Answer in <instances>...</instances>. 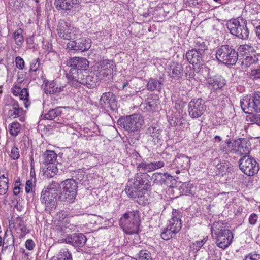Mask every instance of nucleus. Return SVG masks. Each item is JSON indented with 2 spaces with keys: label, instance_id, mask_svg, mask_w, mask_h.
<instances>
[{
  "label": "nucleus",
  "instance_id": "obj_1",
  "mask_svg": "<svg viewBox=\"0 0 260 260\" xmlns=\"http://www.w3.org/2000/svg\"><path fill=\"white\" fill-rule=\"evenodd\" d=\"M148 175L145 172L137 173L134 178L129 179L125 191L129 198H138L137 201L140 205L145 203L143 194L150 187V182L148 181Z\"/></svg>",
  "mask_w": 260,
  "mask_h": 260
},
{
  "label": "nucleus",
  "instance_id": "obj_2",
  "mask_svg": "<svg viewBox=\"0 0 260 260\" xmlns=\"http://www.w3.org/2000/svg\"><path fill=\"white\" fill-rule=\"evenodd\" d=\"M70 83L72 86H78V83L85 85L89 88H93L97 86L101 78L94 73H91L90 75H87V73L83 74H78L76 70H72L70 73L66 75Z\"/></svg>",
  "mask_w": 260,
  "mask_h": 260
},
{
  "label": "nucleus",
  "instance_id": "obj_3",
  "mask_svg": "<svg viewBox=\"0 0 260 260\" xmlns=\"http://www.w3.org/2000/svg\"><path fill=\"white\" fill-rule=\"evenodd\" d=\"M140 219L138 210L125 213L120 218L119 225L123 231L128 235L137 234Z\"/></svg>",
  "mask_w": 260,
  "mask_h": 260
},
{
  "label": "nucleus",
  "instance_id": "obj_4",
  "mask_svg": "<svg viewBox=\"0 0 260 260\" xmlns=\"http://www.w3.org/2000/svg\"><path fill=\"white\" fill-rule=\"evenodd\" d=\"M226 26L230 33L239 39L246 40L249 31L247 26V21L241 17L229 20Z\"/></svg>",
  "mask_w": 260,
  "mask_h": 260
},
{
  "label": "nucleus",
  "instance_id": "obj_5",
  "mask_svg": "<svg viewBox=\"0 0 260 260\" xmlns=\"http://www.w3.org/2000/svg\"><path fill=\"white\" fill-rule=\"evenodd\" d=\"M216 57L219 61L223 64L234 65L238 60V54L231 46L222 45L217 49Z\"/></svg>",
  "mask_w": 260,
  "mask_h": 260
},
{
  "label": "nucleus",
  "instance_id": "obj_6",
  "mask_svg": "<svg viewBox=\"0 0 260 260\" xmlns=\"http://www.w3.org/2000/svg\"><path fill=\"white\" fill-rule=\"evenodd\" d=\"M118 124L125 130L131 132L139 129L143 124V117L139 114H133L124 117H121L117 121Z\"/></svg>",
  "mask_w": 260,
  "mask_h": 260
},
{
  "label": "nucleus",
  "instance_id": "obj_7",
  "mask_svg": "<svg viewBox=\"0 0 260 260\" xmlns=\"http://www.w3.org/2000/svg\"><path fill=\"white\" fill-rule=\"evenodd\" d=\"M241 107L245 113L260 112V91L254 92L249 98H243L241 101Z\"/></svg>",
  "mask_w": 260,
  "mask_h": 260
},
{
  "label": "nucleus",
  "instance_id": "obj_8",
  "mask_svg": "<svg viewBox=\"0 0 260 260\" xmlns=\"http://www.w3.org/2000/svg\"><path fill=\"white\" fill-rule=\"evenodd\" d=\"M238 50L240 52H244L245 57L241 62L242 69H246L251 66L258 63L259 56L255 54L253 47L249 45L244 44L240 46Z\"/></svg>",
  "mask_w": 260,
  "mask_h": 260
},
{
  "label": "nucleus",
  "instance_id": "obj_9",
  "mask_svg": "<svg viewBox=\"0 0 260 260\" xmlns=\"http://www.w3.org/2000/svg\"><path fill=\"white\" fill-rule=\"evenodd\" d=\"M63 189L58 200L64 203H69L75 199L77 191V183L74 180L67 179L62 182Z\"/></svg>",
  "mask_w": 260,
  "mask_h": 260
},
{
  "label": "nucleus",
  "instance_id": "obj_10",
  "mask_svg": "<svg viewBox=\"0 0 260 260\" xmlns=\"http://www.w3.org/2000/svg\"><path fill=\"white\" fill-rule=\"evenodd\" d=\"M239 163L240 170L248 176H253L259 171V165L254 158L249 155L243 156Z\"/></svg>",
  "mask_w": 260,
  "mask_h": 260
},
{
  "label": "nucleus",
  "instance_id": "obj_11",
  "mask_svg": "<svg viewBox=\"0 0 260 260\" xmlns=\"http://www.w3.org/2000/svg\"><path fill=\"white\" fill-rule=\"evenodd\" d=\"M54 4L56 9L64 16L79 10L78 0H55Z\"/></svg>",
  "mask_w": 260,
  "mask_h": 260
},
{
  "label": "nucleus",
  "instance_id": "obj_12",
  "mask_svg": "<svg viewBox=\"0 0 260 260\" xmlns=\"http://www.w3.org/2000/svg\"><path fill=\"white\" fill-rule=\"evenodd\" d=\"M67 64L69 67H71L69 73H70L72 70H76L78 74H83L85 71L87 70L89 62L88 60L84 58L73 57L67 61Z\"/></svg>",
  "mask_w": 260,
  "mask_h": 260
},
{
  "label": "nucleus",
  "instance_id": "obj_13",
  "mask_svg": "<svg viewBox=\"0 0 260 260\" xmlns=\"http://www.w3.org/2000/svg\"><path fill=\"white\" fill-rule=\"evenodd\" d=\"M58 193L48 191V190L43 189L41 195V201L42 204L45 205L46 207L49 208H55L57 201L58 199Z\"/></svg>",
  "mask_w": 260,
  "mask_h": 260
},
{
  "label": "nucleus",
  "instance_id": "obj_14",
  "mask_svg": "<svg viewBox=\"0 0 260 260\" xmlns=\"http://www.w3.org/2000/svg\"><path fill=\"white\" fill-rule=\"evenodd\" d=\"M188 107L189 114L193 118L200 117L205 110L204 104L201 99L191 101L188 104Z\"/></svg>",
  "mask_w": 260,
  "mask_h": 260
},
{
  "label": "nucleus",
  "instance_id": "obj_15",
  "mask_svg": "<svg viewBox=\"0 0 260 260\" xmlns=\"http://www.w3.org/2000/svg\"><path fill=\"white\" fill-rule=\"evenodd\" d=\"M216 239L217 245L223 249H225L231 244L233 239V233L230 230L223 231V232L219 235L212 236Z\"/></svg>",
  "mask_w": 260,
  "mask_h": 260
},
{
  "label": "nucleus",
  "instance_id": "obj_16",
  "mask_svg": "<svg viewBox=\"0 0 260 260\" xmlns=\"http://www.w3.org/2000/svg\"><path fill=\"white\" fill-rule=\"evenodd\" d=\"M67 48L71 52H83L90 47V43L85 38H79L75 41H70L67 43Z\"/></svg>",
  "mask_w": 260,
  "mask_h": 260
},
{
  "label": "nucleus",
  "instance_id": "obj_17",
  "mask_svg": "<svg viewBox=\"0 0 260 260\" xmlns=\"http://www.w3.org/2000/svg\"><path fill=\"white\" fill-rule=\"evenodd\" d=\"M172 218L168 220L167 228L175 233H178L182 228V213L178 210L173 209Z\"/></svg>",
  "mask_w": 260,
  "mask_h": 260
},
{
  "label": "nucleus",
  "instance_id": "obj_18",
  "mask_svg": "<svg viewBox=\"0 0 260 260\" xmlns=\"http://www.w3.org/2000/svg\"><path fill=\"white\" fill-rule=\"evenodd\" d=\"M207 84L211 91H217L221 89L225 85V80L221 76L216 75L207 79Z\"/></svg>",
  "mask_w": 260,
  "mask_h": 260
},
{
  "label": "nucleus",
  "instance_id": "obj_19",
  "mask_svg": "<svg viewBox=\"0 0 260 260\" xmlns=\"http://www.w3.org/2000/svg\"><path fill=\"white\" fill-rule=\"evenodd\" d=\"M86 237L82 233L70 235L64 239L66 243L70 244L75 247H83L86 243Z\"/></svg>",
  "mask_w": 260,
  "mask_h": 260
},
{
  "label": "nucleus",
  "instance_id": "obj_20",
  "mask_svg": "<svg viewBox=\"0 0 260 260\" xmlns=\"http://www.w3.org/2000/svg\"><path fill=\"white\" fill-rule=\"evenodd\" d=\"M115 96L111 92H104L102 94L99 100V106L102 108L113 109L115 104Z\"/></svg>",
  "mask_w": 260,
  "mask_h": 260
},
{
  "label": "nucleus",
  "instance_id": "obj_21",
  "mask_svg": "<svg viewBox=\"0 0 260 260\" xmlns=\"http://www.w3.org/2000/svg\"><path fill=\"white\" fill-rule=\"evenodd\" d=\"M236 154L247 155L250 152V145L245 138H239L234 140Z\"/></svg>",
  "mask_w": 260,
  "mask_h": 260
},
{
  "label": "nucleus",
  "instance_id": "obj_22",
  "mask_svg": "<svg viewBox=\"0 0 260 260\" xmlns=\"http://www.w3.org/2000/svg\"><path fill=\"white\" fill-rule=\"evenodd\" d=\"M11 106L12 108L8 111L10 117L13 119L19 117L20 121L23 122L25 120L24 114L25 111L19 107L18 102L16 101H13Z\"/></svg>",
  "mask_w": 260,
  "mask_h": 260
},
{
  "label": "nucleus",
  "instance_id": "obj_23",
  "mask_svg": "<svg viewBox=\"0 0 260 260\" xmlns=\"http://www.w3.org/2000/svg\"><path fill=\"white\" fill-rule=\"evenodd\" d=\"M169 75L170 77L179 80L183 75V68L182 64L178 62L173 61L169 65Z\"/></svg>",
  "mask_w": 260,
  "mask_h": 260
},
{
  "label": "nucleus",
  "instance_id": "obj_24",
  "mask_svg": "<svg viewBox=\"0 0 260 260\" xmlns=\"http://www.w3.org/2000/svg\"><path fill=\"white\" fill-rule=\"evenodd\" d=\"M164 166V162L162 161L155 162L142 161L137 166L138 171H143L147 172L153 171L157 169L161 168Z\"/></svg>",
  "mask_w": 260,
  "mask_h": 260
},
{
  "label": "nucleus",
  "instance_id": "obj_25",
  "mask_svg": "<svg viewBox=\"0 0 260 260\" xmlns=\"http://www.w3.org/2000/svg\"><path fill=\"white\" fill-rule=\"evenodd\" d=\"M203 56L201 52H198L196 50L193 49L187 51L185 55L187 61L193 66L195 64L200 65L202 64Z\"/></svg>",
  "mask_w": 260,
  "mask_h": 260
},
{
  "label": "nucleus",
  "instance_id": "obj_26",
  "mask_svg": "<svg viewBox=\"0 0 260 260\" xmlns=\"http://www.w3.org/2000/svg\"><path fill=\"white\" fill-rule=\"evenodd\" d=\"M63 109L64 108L59 107L51 109L44 115V118L50 120H53L55 118H57V121H58L59 120V117H61L62 114Z\"/></svg>",
  "mask_w": 260,
  "mask_h": 260
},
{
  "label": "nucleus",
  "instance_id": "obj_27",
  "mask_svg": "<svg viewBox=\"0 0 260 260\" xmlns=\"http://www.w3.org/2000/svg\"><path fill=\"white\" fill-rule=\"evenodd\" d=\"M162 82L161 80L156 78H150L148 81L146 88L150 91L154 90L159 91L162 88Z\"/></svg>",
  "mask_w": 260,
  "mask_h": 260
},
{
  "label": "nucleus",
  "instance_id": "obj_28",
  "mask_svg": "<svg viewBox=\"0 0 260 260\" xmlns=\"http://www.w3.org/2000/svg\"><path fill=\"white\" fill-rule=\"evenodd\" d=\"M64 88V86H56V84L54 81H48L45 84L44 91L46 94H54L63 91Z\"/></svg>",
  "mask_w": 260,
  "mask_h": 260
},
{
  "label": "nucleus",
  "instance_id": "obj_29",
  "mask_svg": "<svg viewBox=\"0 0 260 260\" xmlns=\"http://www.w3.org/2000/svg\"><path fill=\"white\" fill-rule=\"evenodd\" d=\"M226 223L222 221L214 222L211 229L212 236L219 235L223 232V231L229 230L226 229Z\"/></svg>",
  "mask_w": 260,
  "mask_h": 260
},
{
  "label": "nucleus",
  "instance_id": "obj_30",
  "mask_svg": "<svg viewBox=\"0 0 260 260\" xmlns=\"http://www.w3.org/2000/svg\"><path fill=\"white\" fill-rule=\"evenodd\" d=\"M159 129L154 126L147 128L146 131V134L149 137L148 139L154 142L156 141L158 142L159 139Z\"/></svg>",
  "mask_w": 260,
  "mask_h": 260
},
{
  "label": "nucleus",
  "instance_id": "obj_31",
  "mask_svg": "<svg viewBox=\"0 0 260 260\" xmlns=\"http://www.w3.org/2000/svg\"><path fill=\"white\" fill-rule=\"evenodd\" d=\"M234 146V140L232 142L230 139H227L224 144L220 146V150L225 154L235 153L236 149Z\"/></svg>",
  "mask_w": 260,
  "mask_h": 260
},
{
  "label": "nucleus",
  "instance_id": "obj_32",
  "mask_svg": "<svg viewBox=\"0 0 260 260\" xmlns=\"http://www.w3.org/2000/svg\"><path fill=\"white\" fill-rule=\"evenodd\" d=\"M175 161L178 165V167L182 170L189 168L190 166V158L185 155H180L175 159Z\"/></svg>",
  "mask_w": 260,
  "mask_h": 260
},
{
  "label": "nucleus",
  "instance_id": "obj_33",
  "mask_svg": "<svg viewBox=\"0 0 260 260\" xmlns=\"http://www.w3.org/2000/svg\"><path fill=\"white\" fill-rule=\"evenodd\" d=\"M115 68L114 63L112 60H105L102 61L101 68L105 72L103 73V75L112 74L113 72V69Z\"/></svg>",
  "mask_w": 260,
  "mask_h": 260
},
{
  "label": "nucleus",
  "instance_id": "obj_34",
  "mask_svg": "<svg viewBox=\"0 0 260 260\" xmlns=\"http://www.w3.org/2000/svg\"><path fill=\"white\" fill-rule=\"evenodd\" d=\"M57 155L54 151L47 150L43 155V164L46 165L54 164Z\"/></svg>",
  "mask_w": 260,
  "mask_h": 260
},
{
  "label": "nucleus",
  "instance_id": "obj_35",
  "mask_svg": "<svg viewBox=\"0 0 260 260\" xmlns=\"http://www.w3.org/2000/svg\"><path fill=\"white\" fill-rule=\"evenodd\" d=\"M58 172V169L55 164L47 165L45 169H44V175L48 178L54 177Z\"/></svg>",
  "mask_w": 260,
  "mask_h": 260
},
{
  "label": "nucleus",
  "instance_id": "obj_36",
  "mask_svg": "<svg viewBox=\"0 0 260 260\" xmlns=\"http://www.w3.org/2000/svg\"><path fill=\"white\" fill-rule=\"evenodd\" d=\"M15 222L16 228L18 229L21 231L22 236H24L26 234L29 233V230L27 229L24 220L22 218L17 217L16 218Z\"/></svg>",
  "mask_w": 260,
  "mask_h": 260
},
{
  "label": "nucleus",
  "instance_id": "obj_37",
  "mask_svg": "<svg viewBox=\"0 0 260 260\" xmlns=\"http://www.w3.org/2000/svg\"><path fill=\"white\" fill-rule=\"evenodd\" d=\"M194 48L193 50H196L198 52H200L202 54L204 55L205 51L207 50V46L205 42L202 39H199L194 41Z\"/></svg>",
  "mask_w": 260,
  "mask_h": 260
},
{
  "label": "nucleus",
  "instance_id": "obj_38",
  "mask_svg": "<svg viewBox=\"0 0 260 260\" xmlns=\"http://www.w3.org/2000/svg\"><path fill=\"white\" fill-rule=\"evenodd\" d=\"M69 27L68 26L67 23L63 20H60L57 26V32L61 38H63Z\"/></svg>",
  "mask_w": 260,
  "mask_h": 260
},
{
  "label": "nucleus",
  "instance_id": "obj_39",
  "mask_svg": "<svg viewBox=\"0 0 260 260\" xmlns=\"http://www.w3.org/2000/svg\"><path fill=\"white\" fill-rule=\"evenodd\" d=\"M52 260H73L72 256L69 250L67 249H61L59 252L57 256Z\"/></svg>",
  "mask_w": 260,
  "mask_h": 260
},
{
  "label": "nucleus",
  "instance_id": "obj_40",
  "mask_svg": "<svg viewBox=\"0 0 260 260\" xmlns=\"http://www.w3.org/2000/svg\"><path fill=\"white\" fill-rule=\"evenodd\" d=\"M21 125L18 122H13L9 126V133L12 136L16 137L20 132Z\"/></svg>",
  "mask_w": 260,
  "mask_h": 260
},
{
  "label": "nucleus",
  "instance_id": "obj_41",
  "mask_svg": "<svg viewBox=\"0 0 260 260\" xmlns=\"http://www.w3.org/2000/svg\"><path fill=\"white\" fill-rule=\"evenodd\" d=\"M23 30L22 29H19L13 33L14 39L15 43L18 46H21L24 42V38L22 35Z\"/></svg>",
  "mask_w": 260,
  "mask_h": 260
},
{
  "label": "nucleus",
  "instance_id": "obj_42",
  "mask_svg": "<svg viewBox=\"0 0 260 260\" xmlns=\"http://www.w3.org/2000/svg\"><path fill=\"white\" fill-rule=\"evenodd\" d=\"M14 244V238L12 234L9 236L5 235L3 240V248L7 249L8 247L13 246Z\"/></svg>",
  "mask_w": 260,
  "mask_h": 260
},
{
  "label": "nucleus",
  "instance_id": "obj_43",
  "mask_svg": "<svg viewBox=\"0 0 260 260\" xmlns=\"http://www.w3.org/2000/svg\"><path fill=\"white\" fill-rule=\"evenodd\" d=\"M138 260H152L151 253L147 250H142L138 254Z\"/></svg>",
  "mask_w": 260,
  "mask_h": 260
},
{
  "label": "nucleus",
  "instance_id": "obj_44",
  "mask_svg": "<svg viewBox=\"0 0 260 260\" xmlns=\"http://www.w3.org/2000/svg\"><path fill=\"white\" fill-rule=\"evenodd\" d=\"M77 31L76 29L70 26L67 33L65 34L64 36L63 37V39L68 40L75 39V36Z\"/></svg>",
  "mask_w": 260,
  "mask_h": 260
},
{
  "label": "nucleus",
  "instance_id": "obj_45",
  "mask_svg": "<svg viewBox=\"0 0 260 260\" xmlns=\"http://www.w3.org/2000/svg\"><path fill=\"white\" fill-rule=\"evenodd\" d=\"M175 234L176 233H175L173 231L169 230L167 227H166L164 231L161 233L160 235L162 239L168 240L173 237Z\"/></svg>",
  "mask_w": 260,
  "mask_h": 260
},
{
  "label": "nucleus",
  "instance_id": "obj_46",
  "mask_svg": "<svg viewBox=\"0 0 260 260\" xmlns=\"http://www.w3.org/2000/svg\"><path fill=\"white\" fill-rule=\"evenodd\" d=\"M247 120L252 124H256L260 126V114H252L251 113L247 116Z\"/></svg>",
  "mask_w": 260,
  "mask_h": 260
},
{
  "label": "nucleus",
  "instance_id": "obj_47",
  "mask_svg": "<svg viewBox=\"0 0 260 260\" xmlns=\"http://www.w3.org/2000/svg\"><path fill=\"white\" fill-rule=\"evenodd\" d=\"M185 74L187 78H193L195 75L193 67L190 65L186 66L185 68Z\"/></svg>",
  "mask_w": 260,
  "mask_h": 260
},
{
  "label": "nucleus",
  "instance_id": "obj_48",
  "mask_svg": "<svg viewBox=\"0 0 260 260\" xmlns=\"http://www.w3.org/2000/svg\"><path fill=\"white\" fill-rule=\"evenodd\" d=\"M59 183L53 181L46 188H44V189L48 190V191H52L53 192L58 193L57 190L59 188Z\"/></svg>",
  "mask_w": 260,
  "mask_h": 260
},
{
  "label": "nucleus",
  "instance_id": "obj_49",
  "mask_svg": "<svg viewBox=\"0 0 260 260\" xmlns=\"http://www.w3.org/2000/svg\"><path fill=\"white\" fill-rule=\"evenodd\" d=\"M10 157L13 160H16L20 157L19 150L16 147H12L10 154Z\"/></svg>",
  "mask_w": 260,
  "mask_h": 260
},
{
  "label": "nucleus",
  "instance_id": "obj_50",
  "mask_svg": "<svg viewBox=\"0 0 260 260\" xmlns=\"http://www.w3.org/2000/svg\"><path fill=\"white\" fill-rule=\"evenodd\" d=\"M243 260H260V254L252 252L245 255Z\"/></svg>",
  "mask_w": 260,
  "mask_h": 260
},
{
  "label": "nucleus",
  "instance_id": "obj_51",
  "mask_svg": "<svg viewBox=\"0 0 260 260\" xmlns=\"http://www.w3.org/2000/svg\"><path fill=\"white\" fill-rule=\"evenodd\" d=\"M40 66V59L39 58H37L35 60H33L30 63V67L29 71L30 72H36L37 71L38 68Z\"/></svg>",
  "mask_w": 260,
  "mask_h": 260
},
{
  "label": "nucleus",
  "instance_id": "obj_52",
  "mask_svg": "<svg viewBox=\"0 0 260 260\" xmlns=\"http://www.w3.org/2000/svg\"><path fill=\"white\" fill-rule=\"evenodd\" d=\"M8 190V183L0 181V195L5 194Z\"/></svg>",
  "mask_w": 260,
  "mask_h": 260
},
{
  "label": "nucleus",
  "instance_id": "obj_53",
  "mask_svg": "<svg viewBox=\"0 0 260 260\" xmlns=\"http://www.w3.org/2000/svg\"><path fill=\"white\" fill-rule=\"evenodd\" d=\"M158 176H160L161 180H162L163 182L165 183H168L169 181H171L173 177L170 174L166 173L164 174L162 173H157Z\"/></svg>",
  "mask_w": 260,
  "mask_h": 260
},
{
  "label": "nucleus",
  "instance_id": "obj_54",
  "mask_svg": "<svg viewBox=\"0 0 260 260\" xmlns=\"http://www.w3.org/2000/svg\"><path fill=\"white\" fill-rule=\"evenodd\" d=\"M258 220V215L256 213H253L250 215L248 218V222L250 224L254 225L256 224Z\"/></svg>",
  "mask_w": 260,
  "mask_h": 260
},
{
  "label": "nucleus",
  "instance_id": "obj_55",
  "mask_svg": "<svg viewBox=\"0 0 260 260\" xmlns=\"http://www.w3.org/2000/svg\"><path fill=\"white\" fill-rule=\"evenodd\" d=\"M184 3L190 6H198L202 4L203 0H184Z\"/></svg>",
  "mask_w": 260,
  "mask_h": 260
},
{
  "label": "nucleus",
  "instance_id": "obj_56",
  "mask_svg": "<svg viewBox=\"0 0 260 260\" xmlns=\"http://www.w3.org/2000/svg\"><path fill=\"white\" fill-rule=\"evenodd\" d=\"M19 95L20 100H23L24 101L28 100L29 93L27 89L25 88L22 89Z\"/></svg>",
  "mask_w": 260,
  "mask_h": 260
},
{
  "label": "nucleus",
  "instance_id": "obj_57",
  "mask_svg": "<svg viewBox=\"0 0 260 260\" xmlns=\"http://www.w3.org/2000/svg\"><path fill=\"white\" fill-rule=\"evenodd\" d=\"M15 61L16 67L19 69L22 70L24 68L25 63L23 59L21 57L19 56L17 57L16 58Z\"/></svg>",
  "mask_w": 260,
  "mask_h": 260
},
{
  "label": "nucleus",
  "instance_id": "obj_58",
  "mask_svg": "<svg viewBox=\"0 0 260 260\" xmlns=\"http://www.w3.org/2000/svg\"><path fill=\"white\" fill-rule=\"evenodd\" d=\"M32 188H33V184H32V179L31 180H28L25 184V191L26 193H28L32 191Z\"/></svg>",
  "mask_w": 260,
  "mask_h": 260
},
{
  "label": "nucleus",
  "instance_id": "obj_59",
  "mask_svg": "<svg viewBox=\"0 0 260 260\" xmlns=\"http://www.w3.org/2000/svg\"><path fill=\"white\" fill-rule=\"evenodd\" d=\"M250 76L254 79L260 78V67L257 69H252L250 72Z\"/></svg>",
  "mask_w": 260,
  "mask_h": 260
},
{
  "label": "nucleus",
  "instance_id": "obj_60",
  "mask_svg": "<svg viewBox=\"0 0 260 260\" xmlns=\"http://www.w3.org/2000/svg\"><path fill=\"white\" fill-rule=\"evenodd\" d=\"M19 181H16L15 183V186L13 189V193L15 196H17L20 192V188L19 187Z\"/></svg>",
  "mask_w": 260,
  "mask_h": 260
},
{
  "label": "nucleus",
  "instance_id": "obj_61",
  "mask_svg": "<svg viewBox=\"0 0 260 260\" xmlns=\"http://www.w3.org/2000/svg\"><path fill=\"white\" fill-rule=\"evenodd\" d=\"M25 246L27 249L31 250L33 249L35 246V243L32 240L28 239L25 242Z\"/></svg>",
  "mask_w": 260,
  "mask_h": 260
},
{
  "label": "nucleus",
  "instance_id": "obj_62",
  "mask_svg": "<svg viewBox=\"0 0 260 260\" xmlns=\"http://www.w3.org/2000/svg\"><path fill=\"white\" fill-rule=\"evenodd\" d=\"M147 107H149L150 110H154L156 107V104L153 100H151L146 103Z\"/></svg>",
  "mask_w": 260,
  "mask_h": 260
},
{
  "label": "nucleus",
  "instance_id": "obj_63",
  "mask_svg": "<svg viewBox=\"0 0 260 260\" xmlns=\"http://www.w3.org/2000/svg\"><path fill=\"white\" fill-rule=\"evenodd\" d=\"M21 90L20 87L17 85L14 86L11 89L12 93L15 96L19 95Z\"/></svg>",
  "mask_w": 260,
  "mask_h": 260
},
{
  "label": "nucleus",
  "instance_id": "obj_64",
  "mask_svg": "<svg viewBox=\"0 0 260 260\" xmlns=\"http://www.w3.org/2000/svg\"><path fill=\"white\" fill-rule=\"evenodd\" d=\"M207 237L204 238L203 240L201 241H196L194 244H195L198 247L201 248L204 245V244L207 241Z\"/></svg>",
  "mask_w": 260,
  "mask_h": 260
}]
</instances>
